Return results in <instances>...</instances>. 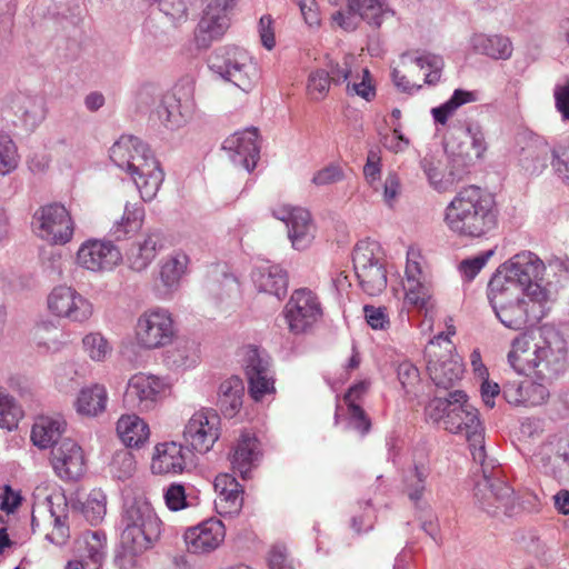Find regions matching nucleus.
<instances>
[{
  "instance_id": "obj_27",
  "label": "nucleus",
  "mask_w": 569,
  "mask_h": 569,
  "mask_svg": "<svg viewBox=\"0 0 569 569\" xmlns=\"http://www.w3.org/2000/svg\"><path fill=\"white\" fill-rule=\"evenodd\" d=\"M187 465V452L183 446L176 441L156 445L151 459V471L154 475H179Z\"/></svg>"
},
{
  "instance_id": "obj_44",
  "label": "nucleus",
  "mask_w": 569,
  "mask_h": 569,
  "mask_svg": "<svg viewBox=\"0 0 569 569\" xmlns=\"http://www.w3.org/2000/svg\"><path fill=\"white\" fill-rule=\"evenodd\" d=\"M163 499L170 511H180L194 506L191 488L180 482H172L163 489Z\"/></svg>"
},
{
  "instance_id": "obj_62",
  "label": "nucleus",
  "mask_w": 569,
  "mask_h": 569,
  "mask_svg": "<svg viewBox=\"0 0 569 569\" xmlns=\"http://www.w3.org/2000/svg\"><path fill=\"white\" fill-rule=\"evenodd\" d=\"M527 382L509 381L503 385L502 395L506 401L515 406H527Z\"/></svg>"
},
{
  "instance_id": "obj_25",
  "label": "nucleus",
  "mask_w": 569,
  "mask_h": 569,
  "mask_svg": "<svg viewBox=\"0 0 569 569\" xmlns=\"http://www.w3.org/2000/svg\"><path fill=\"white\" fill-rule=\"evenodd\" d=\"M51 465L61 479L77 480L86 469L83 451L77 442L66 438L52 448Z\"/></svg>"
},
{
  "instance_id": "obj_10",
  "label": "nucleus",
  "mask_w": 569,
  "mask_h": 569,
  "mask_svg": "<svg viewBox=\"0 0 569 569\" xmlns=\"http://www.w3.org/2000/svg\"><path fill=\"white\" fill-rule=\"evenodd\" d=\"M68 503L62 495H50L33 506L31 528L33 532L44 530V539L58 547L70 538Z\"/></svg>"
},
{
  "instance_id": "obj_56",
  "label": "nucleus",
  "mask_w": 569,
  "mask_h": 569,
  "mask_svg": "<svg viewBox=\"0 0 569 569\" xmlns=\"http://www.w3.org/2000/svg\"><path fill=\"white\" fill-rule=\"evenodd\" d=\"M493 254L495 250L490 249L472 258L463 259L458 266L462 278L467 281L473 280Z\"/></svg>"
},
{
  "instance_id": "obj_24",
  "label": "nucleus",
  "mask_w": 569,
  "mask_h": 569,
  "mask_svg": "<svg viewBox=\"0 0 569 569\" xmlns=\"http://www.w3.org/2000/svg\"><path fill=\"white\" fill-rule=\"evenodd\" d=\"M222 148L236 166L252 171L260 153L257 128H248L231 134L223 141Z\"/></svg>"
},
{
  "instance_id": "obj_42",
  "label": "nucleus",
  "mask_w": 569,
  "mask_h": 569,
  "mask_svg": "<svg viewBox=\"0 0 569 569\" xmlns=\"http://www.w3.org/2000/svg\"><path fill=\"white\" fill-rule=\"evenodd\" d=\"M189 257L182 251H174L161 266L160 279L169 289L176 288L187 272Z\"/></svg>"
},
{
  "instance_id": "obj_17",
  "label": "nucleus",
  "mask_w": 569,
  "mask_h": 569,
  "mask_svg": "<svg viewBox=\"0 0 569 569\" xmlns=\"http://www.w3.org/2000/svg\"><path fill=\"white\" fill-rule=\"evenodd\" d=\"M168 388L164 379L139 372L129 379L123 400L140 412L151 411L163 400Z\"/></svg>"
},
{
  "instance_id": "obj_63",
  "label": "nucleus",
  "mask_w": 569,
  "mask_h": 569,
  "mask_svg": "<svg viewBox=\"0 0 569 569\" xmlns=\"http://www.w3.org/2000/svg\"><path fill=\"white\" fill-rule=\"evenodd\" d=\"M466 132L470 138L475 157L481 159L488 148L482 128L478 123H469L466 128Z\"/></svg>"
},
{
  "instance_id": "obj_55",
  "label": "nucleus",
  "mask_w": 569,
  "mask_h": 569,
  "mask_svg": "<svg viewBox=\"0 0 569 569\" xmlns=\"http://www.w3.org/2000/svg\"><path fill=\"white\" fill-rule=\"evenodd\" d=\"M171 358L177 367H192L199 360L198 346L193 341L179 342L171 351Z\"/></svg>"
},
{
  "instance_id": "obj_20",
  "label": "nucleus",
  "mask_w": 569,
  "mask_h": 569,
  "mask_svg": "<svg viewBox=\"0 0 569 569\" xmlns=\"http://www.w3.org/2000/svg\"><path fill=\"white\" fill-rule=\"evenodd\" d=\"M203 14L197 27L196 39L200 47L207 48L213 40L223 36L229 27L228 12L237 0H204Z\"/></svg>"
},
{
  "instance_id": "obj_60",
  "label": "nucleus",
  "mask_w": 569,
  "mask_h": 569,
  "mask_svg": "<svg viewBox=\"0 0 569 569\" xmlns=\"http://www.w3.org/2000/svg\"><path fill=\"white\" fill-rule=\"evenodd\" d=\"M398 378L407 393L416 395V388L420 385V375L416 366L402 362L398 367Z\"/></svg>"
},
{
  "instance_id": "obj_19",
  "label": "nucleus",
  "mask_w": 569,
  "mask_h": 569,
  "mask_svg": "<svg viewBox=\"0 0 569 569\" xmlns=\"http://www.w3.org/2000/svg\"><path fill=\"white\" fill-rule=\"evenodd\" d=\"M122 259L120 249L109 240L88 239L77 251L78 264L97 273L112 271Z\"/></svg>"
},
{
  "instance_id": "obj_11",
  "label": "nucleus",
  "mask_w": 569,
  "mask_h": 569,
  "mask_svg": "<svg viewBox=\"0 0 569 569\" xmlns=\"http://www.w3.org/2000/svg\"><path fill=\"white\" fill-rule=\"evenodd\" d=\"M196 110L194 80L186 78L163 96L158 116L166 128L174 130L187 124L193 118Z\"/></svg>"
},
{
  "instance_id": "obj_36",
  "label": "nucleus",
  "mask_w": 569,
  "mask_h": 569,
  "mask_svg": "<svg viewBox=\"0 0 569 569\" xmlns=\"http://www.w3.org/2000/svg\"><path fill=\"white\" fill-rule=\"evenodd\" d=\"M470 43L475 52L495 60H508L513 51L510 39L502 34L476 33Z\"/></svg>"
},
{
  "instance_id": "obj_33",
  "label": "nucleus",
  "mask_w": 569,
  "mask_h": 569,
  "mask_svg": "<svg viewBox=\"0 0 569 569\" xmlns=\"http://www.w3.org/2000/svg\"><path fill=\"white\" fill-rule=\"evenodd\" d=\"M67 422L61 416H41L37 418L31 430V440L41 449L58 446V440L66 431Z\"/></svg>"
},
{
  "instance_id": "obj_45",
  "label": "nucleus",
  "mask_w": 569,
  "mask_h": 569,
  "mask_svg": "<svg viewBox=\"0 0 569 569\" xmlns=\"http://www.w3.org/2000/svg\"><path fill=\"white\" fill-rule=\"evenodd\" d=\"M16 112L21 114V118L27 124L36 126L44 118L43 101L37 97L18 96L13 101Z\"/></svg>"
},
{
  "instance_id": "obj_5",
  "label": "nucleus",
  "mask_w": 569,
  "mask_h": 569,
  "mask_svg": "<svg viewBox=\"0 0 569 569\" xmlns=\"http://www.w3.org/2000/svg\"><path fill=\"white\" fill-rule=\"evenodd\" d=\"M121 526V547L130 556H138L153 548L162 531V521L151 503L144 499L124 502Z\"/></svg>"
},
{
  "instance_id": "obj_32",
  "label": "nucleus",
  "mask_w": 569,
  "mask_h": 569,
  "mask_svg": "<svg viewBox=\"0 0 569 569\" xmlns=\"http://www.w3.org/2000/svg\"><path fill=\"white\" fill-rule=\"evenodd\" d=\"M77 557L101 567L107 556V536L102 530H88L74 542Z\"/></svg>"
},
{
  "instance_id": "obj_48",
  "label": "nucleus",
  "mask_w": 569,
  "mask_h": 569,
  "mask_svg": "<svg viewBox=\"0 0 569 569\" xmlns=\"http://www.w3.org/2000/svg\"><path fill=\"white\" fill-rule=\"evenodd\" d=\"M331 83L329 72L326 69L312 70L307 80L308 98L316 102L323 100L329 93Z\"/></svg>"
},
{
  "instance_id": "obj_13",
  "label": "nucleus",
  "mask_w": 569,
  "mask_h": 569,
  "mask_svg": "<svg viewBox=\"0 0 569 569\" xmlns=\"http://www.w3.org/2000/svg\"><path fill=\"white\" fill-rule=\"evenodd\" d=\"M32 226L36 234L50 244L63 246L71 241L74 232L70 212L56 202L40 207L33 214Z\"/></svg>"
},
{
  "instance_id": "obj_21",
  "label": "nucleus",
  "mask_w": 569,
  "mask_h": 569,
  "mask_svg": "<svg viewBox=\"0 0 569 569\" xmlns=\"http://www.w3.org/2000/svg\"><path fill=\"white\" fill-rule=\"evenodd\" d=\"M272 216L286 223L288 237L297 250L308 248L313 238V224L308 210L290 204H278L272 209Z\"/></svg>"
},
{
  "instance_id": "obj_7",
  "label": "nucleus",
  "mask_w": 569,
  "mask_h": 569,
  "mask_svg": "<svg viewBox=\"0 0 569 569\" xmlns=\"http://www.w3.org/2000/svg\"><path fill=\"white\" fill-rule=\"evenodd\" d=\"M476 462L479 467L475 471V505L493 518L512 517L518 508L513 489L499 478V471L486 458Z\"/></svg>"
},
{
  "instance_id": "obj_31",
  "label": "nucleus",
  "mask_w": 569,
  "mask_h": 569,
  "mask_svg": "<svg viewBox=\"0 0 569 569\" xmlns=\"http://www.w3.org/2000/svg\"><path fill=\"white\" fill-rule=\"evenodd\" d=\"M261 452L259 441L250 432H242L233 446L229 459L234 471H238L242 478L254 468L260 459Z\"/></svg>"
},
{
  "instance_id": "obj_3",
  "label": "nucleus",
  "mask_w": 569,
  "mask_h": 569,
  "mask_svg": "<svg viewBox=\"0 0 569 569\" xmlns=\"http://www.w3.org/2000/svg\"><path fill=\"white\" fill-rule=\"evenodd\" d=\"M429 418L451 433L463 435L473 461L483 462L487 458L485 428L478 410L468 401L463 391H450L443 397L437 396L429 400Z\"/></svg>"
},
{
  "instance_id": "obj_22",
  "label": "nucleus",
  "mask_w": 569,
  "mask_h": 569,
  "mask_svg": "<svg viewBox=\"0 0 569 569\" xmlns=\"http://www.w3.org/2000/svg\"><path fill=\"white\" fill-rule=\"evenodd\" d=\"M226 527L218 518H209L184 531L187 550L194 555H208L224 541Z\"/></svg>"
},
{
  "instance_id": "obj_59",
  "label": "nucleus",
  "mask_w": 569,
  "mask_h": 569,
  "mask_svg": "<svg viewBox=\"0 0 569 569\" xmlns=\"http://www.w3.org/2000/svg\"><path fill=\"white\" fill-rule=\"evenodd\" d=\"M400 178L396 172H389L382 184V198L385 204L393 209L401 194Z\"/></svg>"
},
{
  "instance_id": "obj_8",
  "label": "nucleus",
  "mask_w": 569,
  "mask_h": 569,
  "mask_svg": "<svg viewBox=\"0 0 569 569\" xmlns=\"http://www.w3.org/2000/svg\"><path fill=\"white\" fill-rule=\"evenodd\" d=\"M209 68L244 92L251 91L259 79L258 64L239 47L217 49L209 58Z\"/></svg>"
},
{
  "instance_id": "obj_49",
  "label": "nucleus",
  "mask_w": 569,
  "mask_h": 569,
  "mask_svg": "<svg viewBox=\"0 0 569 569\" xmlns=\"http://www.w3.org/2000/svg\"><path fill=\"white\" fill-rule=\"evenodd\" d=\"M19 164L18 149L7 132L0 131V174L6 176Z\"/></svg>"
},
{
  "instance_id": "obj_14",
  "label": "nucleus",
  "mask_w": 569,
  "mask_h": 569,
  "mask_svg": "<svg viewBox=\"0 0 569 569\" xmlns=\"http://www.w3.org/2000/svg\"><path fill=\"white\" fill-rule=\"evenodd\" d=\"M221 435V419L213 409L202 408L186 422L182 438L189 450L210 451Z\"/></svg>"
},
{
  "instance_id": "obj_47",
  "label": "nucleus",
  "mask_w": 569,
  "mask_h": 569,
  "mask_svg": "<svg viewBox=\"0 0 569 569\" xmlns=\"http://www.w3.org/2000/svg\"><path fill=\"white\" fill-rule=\"evenodd\" d=\"M23 417L21 407L16 402L4 388L0 387V427L7 430L17 428Z\"/></svg>"
},
{
  "instance_id": "obj_52",
  "label": "nucleus",
  "mask_w": 569,
  "mask_h": 569,
  "mask_svg": "<svg viewBox=\"0 0 569 569\" xmlns=\"http://www.w3.org/2000/svg\"><path fill=\"white\" fill-rule=\"evenodd\" d=\"M106 506V495L99 490L91 491L83 506V515L86 519L92 525L101 522L107 512Z\"/></svg>"
},
{
  "instance_id": "obj_57",
  "label": "nucleus",
  "mask_w": 569,
  "mask_h": 569,
  "mask_svg": "<svg viewBox=\"0 0 569 569\" xmlns=\"http://www.w3.org/2000/svg\"><path fill=\"white\" fill-rule=\"evenodd\" d=\"M363 316L369 327L373 330H388L390 327V318L386 307L365 305Z\"/></svg>"
},
{
  "instance_id": "obj_54",
  "label": "nucleus",
  "mask_w": 569,
  "mask_h": 569,
  "mask_svg": "<svg viewBox=\"0 0 569 569\" xmlns=\"http://www.w3.org/2000/svg\"><path fill=\"white\" fill-rule=\"evenodd\" d=\"M406 491L409 499L416 507H419L420 500L425 493V468L423 466L415 468L406 476Z\"/></svg>"
},
{
  "instance_id": "obj_46",
  "label": "nucleus",
  "mask_w": 569,
  "mask_h": 569,
  "mask_svg": "<svg viewBox=\"0 0 569 569\" xmlns=\"http://www.w3.org/2000/svg\"><path fill=\"white\" fill-rule=\"evenodd\" d=\"M84 353L96 362L106 361L112 352V346L101 332H89L82 338Z\"/></svg>"
},
{
  "instance_id": "obj_16",
  "label": "nucleus",
  "mask_w": 569,
  "mask_h": 569,
  "mask_svg": "<svg viewBox=\"0 0 569 569\" xmlns=\"http://www.w3.org/2000/svg\"><path fill=\"white\" fill-rule=\"evenodd\" d=\"M47 305L51 315L74 323H84L93 315L91 301L67 284L56 286L48 295Z\"/></svg>"
},
{
  "instance_id": "obj_35",
  "label": "nucleus",
  "mask_w": 569,
  "mask_h": 569,
  "mask_svg": "<svg viewBox=\"0 0 569 569\" xmlns=\"http://www.w3.org/2000/svg\"><path fill=\"white\" fill-rule=\"evenodd\" d=\"M116 429L121 442L128 448H141L150 437L148 423L134 413L122 415Z\"/></svg>"
},
{
  "instance_id": "obj_43",
  "label": "nucleus",
  "mask_w": 569,
  "mask_h": 569,
  "mask_svg": "<svg viewBox=\"0 0 569 569\" xmlns=\"http://www.w3.org/2000/svg\"><path fill=\"white\" fill-rule=\"evenodd\" d=\"M476 100V92L456 89L448 101L431 110L432 117L437 123L445 124L460 106Z\"/></svg>"
},
{
  "instance_id": "obj_64",
  "label": "nucleus",
  "mask_w": 569,
  "mask_h": 569,
  "mask_svg": "<svg viewBox=\"0 0 569 569\" xmlns=\"http://www.w3.org/2000/svg\"><path fill=\"white\" fill-rule=\"evenodd\" d=\"M555 106L562 120L569 121V78L565 83H557L553 89Z\"/></svg>"
},
{
  "instance_id": "obj_39",
  "label": "nucleus",
  "mask_w": 569,
  "mask_h": 569,
  "mask_svg": "<svg viewBox=\"0 0 569 569\" xmlns=\"http://www.w3.org/2000/svg\"><path fill=\"white\" fill-rule=\"evenodd\" d=\"M144 208L139 203L127 202L123 214L110 228V234L116 240H123L136 234L143 224Z\"/></svg>"
},
{
  "instance_id": "obj_26",
  "label": "nucleus",
  "mask_w": 569,
  "mask_h": 569,
  "mask_svg": "<svg viewBox=\"0 0 569 569\" xmlns=\"http://www.w3.org/2000/svg\"><path fill=\"white\" fill-rule=\"evenodd\" d=\"M427 59L418 52H408L400 57L399 66L392 71L395 84L405 92L413 93L427 83L425 67Z\"/></svg>"
},
{
  "instance_id": "obj_12",
  "label": "nucleus",
  "mask_w": 569,
  "mask_h": 569,
  "mask_svg": "<svg viewBox=\"0 0 569 569\" xmlns=\"http://www.w3.org/2000/svg\"><path fill=\"white\" fill-rule=\"evenodd\" d=\"M134 335L142 349L153 350L170 345L176 337L171 313L160 307L147 309L138 317Z\"/></svg>"
},
{
  "instance_id": "obj_1",
  "label": "nucleus",
  "mask_w": 569,
  "mask_h": 569,
  "mask_svg": "<svg viewBox=\"0 0 569 569\" xmlns=\"http://www.w3.org/2000/svg\"><path fill=\"white\" fill-rule=\"evenodd\" d=\"M545 270L543 261L531 251L519 252L497 268L487 296L506 328L522 330L546 316L553 292L551 283L543 279Z\"/></svg>"
},
{
  "instance_id": "obj_4",
  "label": "nucleus",
  "mask_w": 569,
  "mask_h": 569,
  "mask_svg": "<svg viewBox=\"0 0 569 569\" xmlns=\"http://www.w3.org/2000/svg\"><path fill=\"white\" fill-rule=\"evenodd\" d=\"M110 159L130 174L143 201H151L157 196L164 173L149 146L141 139L121 136L110 148Z\"/></svg>"
},
{
  "instance_id": "obj_61",
  "label": "nucleus",
  "mask_w": 569,
  "mask_h": 569,
  "mask_svg": "<svg viewBox=\"0 0 569 569\" xmlns=\"http://www.w3.org/2000/svg\"><path fill=\"white\" fill-rule=\"evenodd\" d=\"M363 176L368 184L375 190L378 191L379 180L381 177V164H380V156L377 151L370 150L368 152L367 162L363 167Z\"/></svg>"
},
{
  "instance_id": "obj_38",
  "label": "nucleus",
  "mask_w": 569,
  "mask_h": 569,
  "mask_svg": "<svg viewBox=\"0 0 569 569\" xmlns=\"http://www.w3.org/2000/svg\"><path fill=\"white\" fill-rule=\"evenodd\" d=\"M550 152V166L553 173L566 184L569 186V146H556L549 148L547 143L543 144L542 153L545 157L533 162L531 172L541 173L547 168V154Z\"/></svg>"
},
{
  "instance_id": "obj_15",
  "label": "nucleus",
  "mask_w": 569,
  "mask_h": 569,
  "mask_svg": "<svg viewBox=\"0 0 569 569\" xmlns=\"http://www.w3.org/2000/svg\"><path fill=\"white\" fill-rule=\"evenodd\" d=\"M318 297L309 289L295 290L287 301L282 315L293 335L307 332L321 317Z\"/></svg>"
},
{
  "instance_id": "obj_37",
  "label": "nucleus",
  "mask_w": 569,
  "mask_h": 569,
  "mask_svg": "<svg viewBox=\"0 0 569 569\" xmlns=\"http://www.w3.org/2000/svg\"><path fill=\"white\" fill-rule=\"evenodd\" d=\"M108 392L103 385L94 383L80 390L76 400V410L86 417H98L106 411Z\"/></svg>"
},
{
  "instance_id": "obj_18",
  "label": "nucleus",
  "mask_w": 569,
  "mask_h": 569,
  "mask_svg": "<svg viewBox=\"0 0 569 569\" xmlns=\"http://www.w3.org/2000/svg\"><path fill=\"white\" fill-rule=\"evenodd\" d=\"M427 259L420 248L410 247L407 251V262L402 288L405 305L422 311L427 306Z\"/></svg>"
},
{
  "instance_id": "obj_6",
  "label": "nucleus",
  "mask_w": 569,
  "mask_h": 569,
  "mask_svg": "<svg viewBox=\"0 0 569 569\" xmlns=\"http://www.w3.org/2000/svg\"><path fill=\"white\" fill-rule=\"evenodd\" d=\"M540 339L541 341L533 346L527 335H521L512 341L508 361L517 373H542L539 369L541 366L547 368L551 361H558L565 356L566 341L553 327L543 326L540 329Z\"/></svg>"
},
{
  "instance_id": "obj_41",
  "label": "nucleus",
  "mask_w": 569,
  "mask_h": 569,
  "mask_svg": "<svg viewBox=\"0 0 569 569\" xmlns=\"http://www.w3.org/2000/svg\"><path fill=\"white\" fill-rule=\"evenodd\" d=\"M244 386L239 377H231L219 387L218 403L224 416L233 417L242 406Z\"/></svg>"
},
{
  "instance_id": "obj_28",
  "label": "nucleus",
  "mask_w": 569,
  "mask_h": 569,
  "mask_svg": "<svg viewBox=\"0 0 569 569\" xmlns=\"http://www.w3.org/2000/svg\"><path fill=\"white\" fill-rule=\"evenodd\" d=\"M251 280L258 292L276 297L281 300L288 291V273L278 264L269 262L256 266L251 272Z\"/></svg>"
},
{
  "instance_id": "obj_2",
  "label": "nucleus",
  "mask_w": 569,
  "mask_h": 569,
  "mask_svg": "<svg viewBox=\"0 0 569 569\" xmlns=\"http://www.w3.org/2000/svg\"><path fill=\"white\" fill-rule=\"evenodd\" d=\"M500 210L493 193L477 184L459 189L445 209V222L458 237L486 238L498 227Z\"/></svg>"
},
{
  "instance_id": "obj_9",
  "label": "nucleus",
  "mask_w": 569,
  "mask_h": 569,
  "mask_svg": "<svg viewBox=\"0 0 569 569\" xmlns=\"http://www.w3.org/2000/svg\"><path fill=\"white\" fill-rule=\"evenodd\" d=\"M359 284L369 296H378L387 288L385 253L379 242L370 239L357 242L352 253Z\"/></svg>"
},
{
  "instance_id": "obj_51",
  "label": "nucleus",
  "mask_w": 569,
  "mask_h": 569,
  "mask_svg": "<svg viewBox=\"0 0 569 569\" xmlns=\"http://www.w3.org/2000/svg\"><path fill=\"white\" fill-rule=\"evenodd\" d=\"M357 60L352 54H345L340 61L328 64L330 81L335 84L345 83L353 79Z\"/></svg>"
},
{
  "instance_id": "obj_53",
  "label": "nucleus",
  "mask_w": 569,
  "mask_h": 569,
  "mask_svg": "<svg viewBox=\"0 0 569 569\" xmlns=\"http://www.w3.org/2000/svg\"><path fill=\"white\" fill-rule=\"evenodd\" d=\"M358 78V76H353V79L348 81L347 93L356 94L366 101H371L376 97V88L370 71L367 68H362L360 80Z\"/></svg>"
},
{
  "instance_id": "obj_40",
  "label": "nucleus",
  "mask_w": 569,
  "mask_h": 569,
  "mask_svg": "<svg viewBox=\"0 0 569 569\" xmlns=\"http://www.w3.org/2000/svg\"><path fill=\"white\" fill-rule=\"evenodd\" d=\"M347 8L358 12L360 20L375 28H379L386 17L393 14L387 0H347Z\"/></svg>"
},
{
  "instance_id": "obj_58",
  "label": "nucleus",
  "mask_w": 569,
  "mask_h": 569,
  "mask_svg": "<svg viewBox=\"0 0 569 569\" xmlns=\"http://www.w3.org/2000/svg\"><path fill=\"white\" fill-rule=\"evenodd\" d=\"M345 172L339 164L330 163L318 170L311 182L317 187H326L342 181Z\"/></svg>"
},
{
  "instance_id": "obj_30",
  "label": "nucleus",
  "mask_w": 569,
  "mask_h": 569,
  "mask_svg": "<svg viewBox=\"0 0 569 569\" xmlns=\"http://www.w3.org/2000/svg\"><path fill=\"white\" fill-rule=\"evenodd\" d=\"M214 489L219 492L216 508L220 515H238L243 505V490L240 483L230 475H220L216 478Z\"/></svg>"
},
{
  "instance_id": "obj_50",
  "label": "nucleus",
  "mask_w": 569,
  "mask_h": 569,
  "mask_svg": "<svg viewBox=\"0 0 569 569\" xmlns=\"http://www.w3.org/2000/svg\"><path fill=\"white\" fill-rule=\"evenodd\" d=\"M456 335V326L452 317H446L443 320V328H441L437 333L433 335L431 339H429V347L432 349L442 348L443 353H453L455 345L451 341V337ZM437 357L436 350L430 351L429 356Z\"/></svg>"
},
{
  "instance_id": "obj_34",
  "label": "nucleus",
  "mask_w": 569,
  "mask_h": 569,
  "mask_svg": "<svg viewBox=\"0 0 569 569\" xmlns=\"http://www.w3.org/2000/svg\"><path fill=\"white\" fill-rule=\"evenodd\" d=\"M463 365L458 355L443 353L438 357L432 369L429 368V378L442 389H449L462 378Z\"/></svg>"
},
{
  "instance_id": "obj_23",
  "label": "nucleus",
  "mask_w": 569,
  "mask_h": 569,
  "mask_svg": "<svg viewBox=\"0 0 569 569\" xmlns=\"http://www.w3.org/2000/svg\"><path fill=\"white\" fill-rule=\"evenodd\" d=\"M246 376L249 385V393L253 400L260 401L267 395L276 392L270 359L258 349H251L247 353Z\"/></svg>"
},
{
  "instance_id": "obj_29",
  "label": "nucleus",
  "mask_w": 569,
  "mask_h": 569,
  "mask_svg": "<svg viewBox=\"0 0 569 569\" xmlns=\"http://www.w3.org/2000/svg\"><path fill=\"white\" fill-rule=\"evenodd\" d=\"M163 248L162 234L158 231H150L144 234L141 241L132 243L127 252V262L131 270L144 271L156 259Z\"/></svg>"
}]
</instances>
